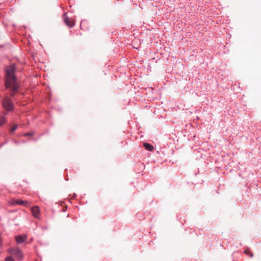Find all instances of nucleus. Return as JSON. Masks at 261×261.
I'll return each instance as SVG.
<instances>
[{"instance_id":"nucleus-1","label":"nucleus","mask_w":261,"mask_h":261,"mask_svg":"<svg viewBox=\"0 0 261 261\" xmlns=\"http://www.w3.org/2000/svg\"><path fill=\"white\" fill-rule=\"evenodd\" d=\"M15 70V66L13 64L7 67L6 73V87L7 88H12L13 91L10 95L12 97L15 95V92L17 91L18 88V85L14 76Z\"/></svg>"},{"instance_id":"nucleus-2","label":"nucleus","mask_w":261,"mask_h":261,"mask_svg":"<svg viewBox=\"0 0 261 261\" xmlns=\"http://www.w3.org/2000/svg\"><path fill=\"white\" fill-rule=\"evenodd\" d=\"M2 106L4 109L7 111H12L14 107L13 102L11 98L6 96L2 100Z\"/></svg>"},{"instance_id":"nucleus-3","label":"nucleus","mask_w":261,"mask_h":261,"mask_svg":"<svg viewBox=\"0 0 261 261\" xmlns=\"http://www.w3.org/2000/svg\"><path fill=\"white\" fill-rule=\"evenodd\" d=\"M9 251L12 255L15 256L17 260H21L23 259V255L19 248H12Z\"/></svg>"},{"instance_id":"nucleus-4","label":"nucleus","mask_w":261,"mask_h":261,"mask_svg":"<svg viewBox=\"0 0 261 261\" xmlns=\"http://www.w3.org/2000/svg\"><path fill=\"white\" fill-rule=\"evenodd\" d=\"M63 20L66 24L70 27H73L75 23L73 20L70 19L67 16L66 13H64L63 15Z\"/></svg>"},{"instance_id":"nucleus-5","label":"nucleus","mask_w":261,"mask_h":261,"mask_svg":"<svg viewBox=\"0 0 261 261\" xmlns=\"http://www.w3.org/2000/svg\"><path fill=\"white\" fill-rule=\"evenodd\" d=\"M32 213L33 216L36 218H39L40 210L38 206H34L32 207Z\"/></svg>"},{"instance_id":"nucleus-6","label":"nucleus","mask_w":261,"mask_h":261,"mask_svg":"<svg viewBox=\"0 0 261 261\" xmlns=\"http://www.w3.org/2000/svg\"><path fill=\"white\" fill-rule=\"evenodd\" d=\"M29 203L28 201H23L21 200H13L11 204L12 205L19 204V205H27Z\"/></svg>"},{"instance_id":"nucleus-7","label":"nucleus","mask_w":261,"mask_h":261,"mask_svg":"<svg viewBox=\"0 0 261 261\" xmlns=\"http://www.w3.org/2000/svg\"><path fill=\"white\" fill-rule=\"evenodd\" d=\"M15 238L18 243H22L27 240V236L25 235L18 236H16Z\"/></svg>"},{"instance_id":"nucleus-8","label":"nucleus","mask_w":261,"mask_h":261,"mask_svg":"<svg viewBox=\"0 0 261 261\" xmlns=\"http://www.w3.org/2000/svg\"><path fill=\"white\" fill-rule=\"evenodd\" d=\"M143 146L147 150L149 151H151L153 149V147L148 143H144Z\"/></svg>"},{"instance_id":"nucleus-9","label":"nucleus","mask_w":261,"mask_h":261,"mask_svg":"<svg viewBox=\"0 0 261 261\" xmlns=\"http://www.w3.org/2000/svg\"><path fill=\"white\" fill-rule=\"evenodd\" d=\"M6 122V118L4 116H0V126L3 125Z\"/></svg>"},{"instance_id":"nucleus-10","label":"nucleus","mask_w":261,"mask_h":261,"mask_svg":"<svg viewBox=\"0 0 261 261\" xmlns=\"http://www.w3.org/2000/svg\"><path fill=\"white\" fill-rule=\"evenodd\" d=\"M244 252L247 254H249L250 257H252L253 256V253L250 252V250L248 249H246Z\"/></svg>"},{"instance_id":"nucleus-11","label":"nucleus","mask_w":261,"mask_h":261,"mask_svg":"<svg viewBox=\"0 0 261 261\" xmlns=\"http://www.w3.org/2000/svg\"><path fill=\"white\" fill-rule=\"evenodd\" d=\"M5 261H15L14 260V259L13 258V257L12 256H9V257H7L6 259H5Z\"/></svg>"},{"instance_id":"nucleus-12","label":"nucleus","mask_w":261,"mask_h":261,"mask_svg":"<svg viewBox=\"0 0 261 261\" xmlns=\"http://www.w3.org/2000/svg\"><path fill=\"white\" fill-rule=\"evenodd\" d=\"M17 128V125H15L11 129V132L13 133Z\"/></svg>"},{"instance_id":"nucleus-13","label":"nucleus","mask_w":261,"mask_h":261,"mask_svg":"<svg viewBox=\"0 0 261 261\" xmlns=\"http://www.w3.org/2000/svg\"><path fill=\"white\" fill-rule=\"evenodd\" d=\"M33 135V133H26L24 134V136H31Z\"/></svg>"}]
</instances>
